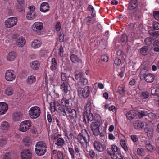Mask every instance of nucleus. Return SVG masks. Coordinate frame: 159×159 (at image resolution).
<instances>
[{"mask_svg": "<svg viewBox=\"0 0 159 159\" xmlns=\"http://www.w3.org/2000/svg\"><path fill=\"white\" fill-rule=\"evenodd\" d=\"M78 142L82 145H84V141L86 143V145L89 144L90 140V136L88 131L85 129L82 130L81 132L79 133L77 138Z\"/></svg>", "mask_w": 159, "mask_h": 159, "instance_id": "f257e3e1", "label": "nucleus"}, {"mask_svg": "<svg viewBox=\"0 0 159 159\" xmlns=\"http://www.w3.org/2000/svg\"><path fill=\"white\" fill-rule=\"evenodd\" d=\"M46 148L47 146L45 143L42 141H39L35 145L36 153L38 156H43L46 152Z\"/></svg>", "mask_w": 159, "mask_h": 159, "instance_id": "f03ea898", "label": "nucleus"}, {"mask_svg": "<svg viewBox=\"0 0 159 159\" xmlns=\"http://www.w3.org/2000/svg\"><path fill=\"white\" fill-rule=\"evenodd\" d=\"M148 67H144L141 71L139 76L140 78L144 79L147 82L151 83L153 81L155 76L153 74L151 73H145L148 71Z\"/></svg>", "mask_w": 159, "mask_h": 159, "instance_id": "7ed1b4c3", "label": "nucleus"}, {"mask_svg": "<svg viewBox=\"0 0 159 159\" xmlns=\"http://www.w3.org/2000/svg\"><path fill=\"white\" fill-rule=\"evenodd\" d=\"M77 91L79 97L86 98L89 97L91 91V87L86 86L83 89L82 88H79Z\"/></svg>", "mask_w": 159, "mask_h": 159, "instance_id": "20e7f679", "label": "nucleus"}, {"mask_svg": "<svg viewBox=\"0 0 159 159\" xmlns=\"http://www.w3.org/2000/svg\"><path fill=\"white\" fill-rule=\"evenodd\" d=\"M40 109L37 106L31 107L29 111V115L32 119L38 118L40 116Z\"/></svg>", "mask_w": 159, "mask_h": 159, "instance_id": "39448f33", "label": "nucleus"}, {"mask_svg": "<svg viewBox=\"0 0 159 159\" xmlns=\"http://www.w3.org/2000/svg\"><path fill=\"white\" fill-rule=\"evenodd\" d=\"M93 146L94 149L99 152H103L106 148V146L104 143H101L95 140L93 142Z\"/></svg>", "mask_w": 159, "mask_h": 159, "instance_id": "423d86ee", "label": "nucleus"}, {"mask_svg": "<svg viewBox=\"0 0 159 159\" xmlns=\"http://www.w3.org/2000/svg\"><path fill=\"white\" fill-rule=\"evenodd\" d=\"M17 21V19L16 17H11L6 20L4 23V25L7 28H11L15 25Z\"/></svg>", "mask_w": 159, "mask_h": 159, "instance_id": "0eeeda50", "label": "nucleus"}, {"mask_svg": "<svg viewBox=\"0 0 159 159\" xmlns=\"http://www.w3.org/2000/svg\"><path fill=\"white\" fill-rule=\"evenodd\" d=\"M66 116L68 119L69 118L71 121L75 123L76 121L77 114L76 111L74 109H71L69 107Z\"/></svg>", "mask_w": 159, "mask_h": 159, "instance_id": "6e6552de", "label": "nucleus"}, {"mask_svg": "<svg viewBox=\"0 0 159 159\" xmlns=\"http://www.w3.org/2000/svg\"><path fill=\"white\" fill-rule=\"evenodd\" d=\"M31 126V122L29 120L22 121L20 125V130L22 132H25L29 130Z\"/></svg>", "mask_w": 159, "mask_h": 159, "instance_id": "1a4fd4ad", "label": "nucleus"}, {"mask_svg": "<svg viewBox=\"0 0 159 159\" xmlns=\"http://www.w3.org/2000/svg\"><path fill=\"white\" fill-rule=\"evenodd\" d=\"M100 124L95 121H93L91 124L90 127L93 133L95 136L98 135Z\"/></svg>", "mask_w": 159, "mask_h": 159, "instance_id": "9d476101", "label": "nucleus"}, {"mask_svg": "<svg viewBox=\"0 0 159 159\" xmlns=\"http://www.w3.org/2000/svg\"><path fill=\"white\" fill-rule=\"evenodd\" d=\"M5 78L8 81H12L16 78V75L14 71L11 70H8L5 72Z\"/></svg>", "mask_w": 159, "mask_h": 159, "instance_id": "9b49d317", "label": "nucleus"}, {"mask_svg": "<svg viewBox=\"0 0 159 159\" xmlns=\"http://www.w3.org/2000/svg\"><path fill=\"white\" fill-rule=\"evenodd\" d=\"M58 106L57 110V112L63 116H66L70 106H64V105H62L61 106L59 105Z\"/></svg>", "mask_w": 159, "mask_h": 159, "instance_id": "f8f14e48", "label": "nucleus"}, {"mask_svg": "<svg viewBox=\"0 0 159 159\" xmlns=\"http://www.w3.org/2000/svg\"><path fill=\"white\" fill-rule=\"evenodd\" d=\"M43 28V25L42 23L39 22H37L34 23L32 25V29L33 31L36 32L38 35H40L39 33L40 31Z\"/></svg>", "mask_w": 159, "mask_h": 159, "instance_id": "ddd939ff", "label": "nucleus"}, {"mask_svg": "<svg viewBox=\"0 0 159 159\" xmlns=\"http://www.w3.org/2000/svg\"><path fill=\"white\" fill-rule=\"evenodd\" d=\"M84 119L86 124L89 123V121H91L93 120V114L91 112V111H86L84 115Z\"/></svg>", "mask_w": 159, "mask_h": 159, "instance_id": "4468645a", "label": "nucleus"}, {"mask_svg": "<svg viewBox=\"0 0 159 159\" xmlns=\"http://www.w3.org/2000/svg\"><path fill=\"white\" fill-rule=\"evenodd\" d=\"M21 157L22 159H31L32 154L30 150L24 149L21 152Z\"/></svg>", "mask_w": 159, "mask_h": 159, "instance_id": "2eb2a0df", "label": "nucleus"}, {"mask_svg": "<svg viewBox=\"0 0 159 159\" xmlns=\"http://www.w3.org/2000/svg\"><path fill=\"white\" fill-rule=\"evenodd\" d=\"M42 44V41L40 40L36 39L31 42L30 46L33 49H36L40 48Z\"/></svg>", "mask_w": 159, "mask_h": 159, "instance_id": "dca6fc26", "label": "nucleus"}, {"mask_svg": "<svg viewBox=\"0 0 159 159\" xmlns=\"http://www.w3.org/2000/svg\"><path fill=\"white\" fill-rule=\"evenodd\" d=\"M138 0H131L128 4V9L129 11H133L136 9L138 6Z\"/></svg>", "mask_w": 159, "mask_h": 159, "instance_id": "f3484780", "label": "nucleus"}, {"mask_svg": "<svg viewBox=\"0 0 159 159\" xmlns=\"http://www.w3.org/2000/svg\"><path fill=\"white\" fill-rule=\"evenodd\" d=\"M145 132L147 133V136L149 139L152 138L154 129L152 127L146 126L144 128Z\"/></svg>", "mask_w": 159, "mask_h": 159, "instance_id": "a211bd4d", "label": "nucleus"}, {"mask_svg": "<svg viewBox=\"0 0 159 159\" xmlns=\"http://www.w3.org/2000/svg\"><path fill=\"white\" fill-rule=\"evenodd\" d=\"M96 155L94 150L93 149L87 150L85 153V156L88 159H95Z\"/></svg>", "mask_w": 159, "mask_h": 159, "instance_id": "6ab92c4d", "label": "nucleus"}, {"mask_svg": "<svg viewBox=\"0 0 159 159\" xmlns=\"http://www.w3.org/2000/svg\"><path fill=\"white\" fill-rule=\"evenodd\" d=\"M8 108V105L4 102H0V115L5 114Z\"/></svg>", "mask_w": 159, "mask_h": 159, "instance_id": "aec40b11", "label": "nucleus"}, {"mask_svg": "<svg viewBox=\"0 0 159 159\" xmlns=\"http://www.w3.org/2000/svg\"><path fill=\"white\" fill-rule=\"evenodd\" d=\"M55 144L57 146V148H61L64 144V140L63 138H57V139L56 136L54 137Z\"/></svg>", "mask_w": 159, "mask_h": 159, "instance_id": "412c9836", "label": "nucleus"}, {"mask_svg": "<svg viewBox=\"0 0 159 159\" xmlns=\"http://www.w3.org/2000/svg\"><path fill=\"white\" fill-rule=\"evenodd\" d=\"M133 124L134 128L139 130H141L144 126V122L141 121H135Z\"/></svg>", "mask_w": 159, "mask_h": 159, "instance_id": "4be33fe9", "label": "nucleus"}, {"mask_svg": "<svg viewBox=\"0 0 159 159\" xmlns=\"http://www.w3.org/2000/svg\"><path fill=\"white\" fill-rule=\"evenodd\" d=\"M26 43V40L25 38L21 36L19 38L16 40V45L19 47H23Z\"/></svg>", "mask_w": 159, "mask_h": 159, "instance_id": "5701e85b", "label": "nucleus"}, {"mask_svg": "<svg viewBox=\"0 0 159 159\" xmlns=\"http://www.w3.org/2000/svg\"><path fill=\"white\" fill-rule=\"evenodd\" d=\"M70 59L73 63H81L82 60L77 55L74 54H72L70 56Z\"/></svg>", "mask_w": 159, "mask_h": 159, "instance_id": "b1692460", "label": "nucleus"}, {"mask_svg": "<svg viewBox=\"0 0 159 159\" xmlns=\"http://www.w3.org/2000/svg\"><path fill=\"white\" fill-rule=\"evenodd\" d=\"M49 10V5L47 2H43L40 5V11L43 12H46Z\"/></svg>", "mask_w": 159, "mask_h": 159, "instance_id": "393cba45", "label": "nucleus"}, {"mask_svg": "<svg viewBox=\"0 0 159 159\" xmlns=\"http://www.w3.org/2000/svg\"><path fill=\"white\" fill-rule=\"evenodd\" d=\"M30 65V67L33 70H37L39 69L40 66V64L38 61L35 60L31 62Z\"/></svg>", "mask_w": 159, "mask_h": 159, "instance_id": "a878e982", "label": "nucleus"}, {"mask_svg": "<svg viewBox=\"0 0 159 159\" xmlns=\"http://www.w3.org/2000/svg\"><path fill=\"white\" fill-rule=\"evenodd\" d=\"M144 147L146 148L151 152L154 151V149L152 145L150 143V141L148 140H145L144 142Z\"/></svg>", "mask_w": 159, "mask_h": 159, "instance_id": "bb28decb", "label": "nucleus"}, {"mask_svg": "<svg viewBox=\"0 0 159 159\" xmlns=\"http://www.w3.org/2000/svg\"><path fill=\"white\" fill-rule=\"evenodd\" d=\"M91 97H89L87 100L85 109L86 111H91L92 108V104H93Z\"/></svg>", "mask_w": 159, "mask_h": 159, "instance_id": "cd10ccee", "label": "nucleus"}, {"mask_svg": "<svg viewBox=\"0 0 159 159\" xmlns=\"http://www.w3.org/2000/svg\"><path fill=\"white\" fill-rule=\"evenodd\" d=\"M140 97L142 100L149 99L151 98L150 93L147 91L142 92L140 95Z\"/></svg>", "mask_w": 159, "mask_h": 159, "instance_id": "c85d7f7f", "label": "nucleus"}, {"mask_svg": "<svg viewBox=\"0 0 159 159\" xmlns=\"http://www.w3.org/2000/svg\"><path fill=\"white\" fill-rule=\"evenodd\" d=\"M136 115V114L133 110H130L126 114L127 119L131 120L134 119Z\"/></svg>", "mask_w": 159, "mask_h": 159, "instance_id": "c756f323", "label": "nucleus"}, {"mask_svg": "<svg viewBox=\"0 0 159 159\" xmlns=\"http://www.w3.org/2000/svg\"><path fill=\"white\" fill-rule=\"evenodd\" d=\"M60 89L62 92L65 93H67L69 91L68 86L66 82H61V84L60 85Z\"/></svg>", "mask_w": 159, "mask_h": 159, "instance_id": "7c9ffc66", "label": "nucleus"}, {"mask_svg": "<svg viewBox=\"0 0 159 159\" xmlns=\"http://www.w3.org/2000/svg\"><path fill=\"white\" fill-rule=\"evenodd\" d=\"M51 65L50 66V69L53 71H55L56 70L57 67V63L56 59L52 58L51 60Z\"/></svg>", "mask_w": 159, "mask_h": 159, "instance_id": "2f4dec72", "label": "nucleus"}, {"mask_svg": "<svg viewBox=\"0 0 159 159\" xmlns=\"http://www.w3.org/2000/svg\"><path fill=\"white\" fill-rule=\"evenodd\" d=\"M16 57V52L14 51L11 52L7 55V60L9 61H12L15 59Z\"/></svg>", "mask_w": 159, "mask_h": 159, "instance_id": "473e14b6", "label": "nucleus"}, {"mask_svg": "<svg viewBox=\"0 0 159 159\" xmlns=\"http://www.w3.org/2000/svg\"><path fill=\"white\" fill-rule=\"evenodd\" d=\"M13 120L15 122L20 121L22 119V115L20 112H16L13 114Z\"/></svg>", "mask_w": 159, "mask_h": 159, "instance_id": "72a5a7b5", "label": "nucleus"}, {"mask_svg": "<svg viewBox=\"0 0 159 159\" xmlns=\"http://www.w3.org/2000/svg\"><path fill=\"white\" fill-rule=\"evenodd\" d=\"M36 16V14L34 12L31 11H29L26 14V17L27 19L29 20H33L35 19Z\"/></svg>", "mask_w": 159, "mask_h": 159, "instance_id": "f704fd0d", "label": "nucleus"}, {"mask_svg": "<svg viewBox=\"0 0 159 159\" xmlns=\"http://www.w3.org/2000/svg\"><path fill=\"white\" fill-rule=\"evenodd\" d=\"M58 103L54 102H51L50 103V110L51 112H54L56 111L57 110L56 106H58Z\"/></svg>", "mask_w": 159, "mask_h": 159, "instance_id": "c9c22d12", "label": "nucleus"}, {"mask_svg": "<svg viewBox=\"0 0 159 159\" xmlns=\"http://www.w3.org/2000/svg\"><path fill=\"white\" fill-rule=\"evenodd\" d=\"M13 88L11 86L7 87L5 89V93L8 96L12 95L13 93Z\"/></svg>", "mask_w": 159, "mask_h": 159, "instance_id": "e433bc0d", "label": "nucleus"}, {"mask_svg": "<svg viewBox=\"0 0 159 159\" xmlns=\"http://www.w3.org/2000/svg\"><path fill=\"white\" fill-rule=\"evenodd\" d=\"M36 80V79L35 76L31 75L29 76L27 80V82L29 84H32L34 83Z\"/></svg>", "mask_w": 159, "mask_h": 159, "instance_id": "4c0bfd02", "label": "nucleus"}, {"mask_svg": "<svg viewBox=\"0 0 159 159\" xmlns=\"http://www.w3.org/2000/svg\"><path fill=\"white\" fill-rule=\"evenodd\" d=\"M118 93L121 95H124L125 94L126 89L125 87L119 86L118 88Z\"/></svg>", "mask_w": 159, "mask_h": 159, "instance_id": "58836bf2", "label": "nucleus"}, {"mask_svg": "<svg viewBox=\"0 0 159 159\" xmlns=\"http://www.w3.org/2000/svg\"><path fill=\"white\" fill-rule=\"evenodd\" d=\"M23 141L25 146H29L31 145V141L30 137H25L23 139Z\"/></svg>", "mask_w": 159, "mask_h": 159, "instance_id": "ea45409f", "label": "nucleus"}, {"mask_svg": "<svg viewBox=\"0 0 159 159\" xmlns=\"http://www.w3.org/2000/svg\"><path fill=\"white\" fill-rule=\"evenodd\" d=\"M137 152L138 155L142 157L144 156L146 154L144 149L142 148H138L137 150Z\"/></svg>", "mask_w": 159, "mask_h": 159, "instance_id": "a19ab883", "label": "nucleus"}, {"mask_svg": "<svg viewBox=\"0 0 159 159\" xmlns=\"http://www.w3.org/2000/svg\"><path fill=\"white\" fill-rule=\"evenodd\" d=\"M88 79L85 78L83 77L79 82V84L81 86H84L87 84L88 83Z\"/></svg>", "mask_w": 159, "mask_h": 159, "instance_id": "79ce46f5", "label": "nucleus"}, {"mask_svg": "<svg viewBox=\"0 0 159 159\" xmlns=\"http://www.w3.org/2000/svg\"><path fill=\"white\" fill-rule=\"evenodd\" d=\"M154 39L150 37L146 38L144 40L145 44L148 46H150L152 43Z\"/></svg>", "mask_w": 159, "mask_h": 159, "instance_id": "37998d69", "label": "nucleus"}, {"mask_svg": "<svg viewBox=\"0 0 159 159\" xmlns=\"http://www.w3.org/2000/svg\"><path fill=\"white\" fill-rule=\"evenodd\" d=\"M150 35L152 36L154 39L157 38V36L159 35L158 31H154L153 30H150L148 31Z\"/></svg>", "mask_w": 159, "mask_h": 159, "instance_id": "c03bdc74", "label": "nucleus"}, {"mask_svg": "<svg viewBox=\"0 0 159 159\" xmlns=\"http://www.w3.org/2000/svg\"><path fill=\"white\" fill-rule=\"evenodd\" d=\"M9 125L8 122L4 121L2 123L1 125V128L4 130H8L9 127Z\"/></svg>", "mask_w": 159, "mask_h": 159, "instance_id": "a18cd8bd", "label": "nucleus"}, {"mask_svg": "<svg viewBox=\"0 0 159 159\" xmlns=\"http://www.w3.org/2000/svg\"><path fill=\"white\" fill-rule=\"evenodd\" d=\"M95 122L98 124H100L101 122V118L100 115L98 114H95L93 117V120Z\"/></svg>", "mask_w": 159, "mask_h": 159, "instance_id": "49530a36", "label": "nucleus"}, {"mask_svg": "<svg viewBox=\"0 0 159 159\" xmlns=\"http://www.w3.org/2000/svg\"><path fill=\"white\" fill-rule=\"evenodd\" d=\"M61 82H66L68 78V76H67L66 73L63 72H62L61 73Z\"/></svg>", "mask_w": 159, "mask_h": 159, "instance_id": "de8ad7c7", "label": "nucleus"}, {"mask_svg": "<svg viewBox=\"0 0 159 159\" xmlns=\"http://www.w3.org/2000/svg\"><path fill=\"white\" fill-rule=\"evenodd\" d=\"M148 115L149 118L152 120H155L157 119L156 115L153 113L150 112L148 114Z\"/></svg>", "mask_w": 159, "mask_h": 159, "instance_id": "09e8293b", "label": "nucleus"}, {"mask_svg": "<svg viewBox=\"0 0 159 159\" xmlns=\"http://www.w3.org/2000/svg\"><path fill=\"white\" fill-rule=\"evenodd\" d=\"M75 77L77 80H80L83 77L81 72H75Z\"/></svg>", "mask_w": 159, "mask_h": 159, "instance_id": "8fccbe9b", "label": "nucleus"}, {"mask_svg": "<svg viewBox=\"0 0 159 159\" xmlns=\"http://www.w3.org/2000/svg\"><path fill=\"white\" fill-rule=\"evenodd\" d=\"M148 115L147 111L145 110H143L140 112L138 113V116L140 118H142L143 116H145Z\"/></svg>", "mask_w": 159, "mask_h": 159, "instance_id": "3c124183", "label": "nucleus"}, {"mask_svg": "<svg viewBox=\"0 0 159 159\" xmlns=\"http://www.w3.org/2000/svg\"><path fill=\"white\" fill-rule=\"evenodd\" d=\"M68 151L69 153L71 155L72 159H75V150L73 148L71 147L68 148Z\"/></svg>", "mask_w": 159, "mask_h": 159, "instance_id": "603ef678", "label": "nucleus"}, {"mask_svg": "<svg viewBox=\"0 0 159 159\" xmlns=\"http://www.w3.org/2000/svg\"><path fill=\"white\" fill-rule=\"evenodd\" d=\"M148 50V48L147 46H144L140 49V52L142 54L145 55L146 54Z\"/></svg>", "mask_w": 159, "mask_h": 159, "instance_id": "864d4df0", "label": "nucleus"}, {"mask_svg": "<svg viewBox=\"0 0 159 159\" xmlns=\"http://www.w3.org/2000/svg\"><path fill=\"white\" fill-rule=\"evenodd\" d=\"M7 139L3 137H0V146L2 147L6 145L7 143Z\"/></svg>", "mask_w": 159, "mask_h": 159, "instance_id": "5fc2aeb1", "label": "nucleus"}, {"mask_svg": "<svg viewBox=\"0 0 159 159\" xmlns=\"http://www.w3.org/2000/svg\"><path fill=\"white\" fill-rule=\"evenodd\" d=\"M61 104L62 105H64V106H67V105L69 104V100L66 99V98H63L61 100Z\"/></svg>", "mask_w": 159, "mask_h": 159, "instance_id": "6e6d98bb", "label": "nucleus"}, {"mask_svg": "<svg viewBox=\"0 0 159 159\" xmlns=\"http://www.w3.org/2000/svg\"><path fill=\"white\" fill-rule=\"evenodd\" d=\"M65 136H66L69 140H71L73 136L72 133L70 132H66L65 133Z\"/></svg>", "mask_w": 159, "mask_h": 159, "instance_id": "4d7b16f0", "label": "nucleus"}, {"mask_svg": "<svg viewBox=\"0 0 159 159\" xmlns=\"http://www.w3.org/2000/svg\"><path fill=\"white\" fill-rule=\"evenodd\" d=\"M11 154L10 152H7L3 156L2 159H11Z\"/></svg>", "mask_w": 159, "mask_h": 159, "instance_id": "13d9d810", "label": "nucleus"}, {"mask_svg": "<svg viewBox=\"0 0 159 159\" xmlns=\"http://www.w3.org/2000/svg\"><path fill=\"white\" fill-rule=\"evenodd\" d=\"M57 156L58 159H63L64 156L62 152L58 151L57 152Z\"/></svg>", "mask_w": 159, "mask_h": 159, "instance_id": "bf43d9fd", "label": "nucleus"}, {"mask_svg": "<svg viewBox=\"0 0 159 159\" xmlns=\"http://www.w3.org/2000/svg\"><path fill=\"white\" fill-rule=\"evenodd\" d=\"M74 148L75 153H77V154H80V152L81 151V150L80 148V147L79 145H74Z\"/></svg>", "mask_w": 159, "mask_h": 159, "instance_id": "052dcab7", "label": "nucleus"}, {"mask_svg": "<svg viewBox=\"0 0 159 159\" xmlns=\"http://www.w3.org/2000/svg\"><path fill=\"white\" fill-rule=\"evenodd\" d=\"M101 60L104 62H107L108 61V56L105 55H103L101 57Z\"/></svg>", "mask_w": 159, "mask_h": 159, "instance_id": "680f3d73", "label": "nucleus"}, {"mask_svg": "<svg viewBox=\"0 0 159 159\" xmlns=\"http://www.w3.org/2000/svg\"><path fill=\"white\" fill-rule=\"evenodd\" d=\"M61 28V24L60 23L58 22H57L56 25L55 26V28L56 31H60Z\"/></svg>", "mask_w": 159, "mask_h": 159, "instance_id": "e2e57ef3", "label": "nucleus"}, {"mask_svg": "<svg viewBox=\"0 0 159 159\" xmlns=\"http://www.w3.org/2000/svg\"><path fill=\"white\" fill-rule=\"evenodd\" d=\"M153 16L155 19H159V11H155L153 12Z\"/></svg>", "mask_w": 159, "mask_h": 159, "instance_id": "0e129e2a", "label": "nucleus"}, {"mask_svg": "<svg viewBox=\"0 0 159 159\" xmlns=\"http://www.w3.org/2000/svg\"><path fill=\"white\" fill-rule=\"evenodd\" d=\"M63 49L62 46L61 45L58 49V55L61 57L63 56Z\"/></svg>", "mask_w": 159, "mask_h": 159, "instance_id": "69168bd1", "label": "nucleus"}, {"mask_svg": "<svg viewBox=\"0 0 159 159\" xmlns=\"http://www.w3.org/2000/svg\"><path fill=\"white\" fill-rule=\"evenodd\" d=\"M153 27L155 30L159 29V23L157 22H154L153 23Z\"/></svg>", "mask_w": 159, "mask_h": 159, "instance_id": "338daca9", "label": "nucleus"}, {"mask_svg": "<svg viewBox=\"0 0 159 159\" xmlns=\"http://www.w3.org/2000/svg\"><path fill=\"white\" fill-rule=\"evenodd\" d=\"M131 138L132 141L134 142H136L138 140V138L136 135H132L131 136Z\"/></svg>", "mask_w": 159, "mask_h": 159, "instance_id": "774afa93", "label": "nucleus"}]
</instances>
